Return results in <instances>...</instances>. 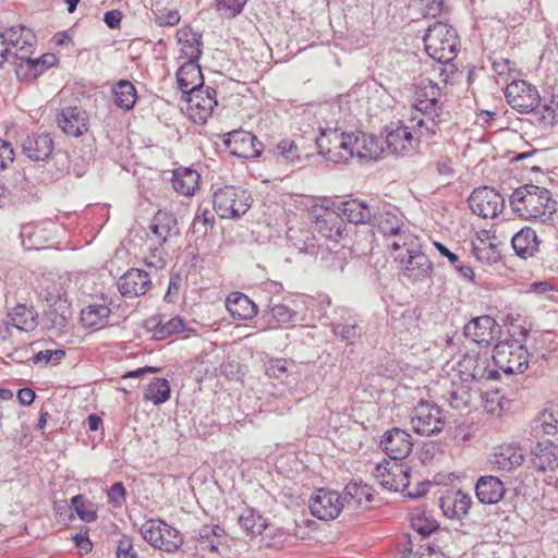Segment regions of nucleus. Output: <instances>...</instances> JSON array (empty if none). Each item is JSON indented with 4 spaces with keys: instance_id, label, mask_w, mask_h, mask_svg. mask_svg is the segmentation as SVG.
Masks as SVG:
<instances>
[{
    "instance_id": "obj_1",
    "label": "nucleus",
    "mask_w": 558,
    "mask_h": 558,
    "mask_svg": "<svg viewBox=\"0 0 558 558\" xmlns=\"http://www.w3.org/2000/svg\"><path fill=\"white\" fill-rule=\"evenodd\" d=\"M440 87L432 80L423 78L415 86L414 109L421 112L424 118H416V125L422 134L434 136L442 122V106Z\"/></svg>"
},
{
    "instance_id": "obj_2",
    "label": "nucleus",
    "mask_w": 558,
    "mask_h": 558,
    "mask_svg": "<svg viewBox=\"0 0 558 558\" xmlns=\"http://www.w3.org/2000/svg\"><path fill=\"white\" fill-rule=\"evenodd\" d=\"M374 476L386 489L401 492L410 498H418L427 494L430 483L420 481L411 484V468L402 460L389 459L378 463Z\"/></svg>"
},
{
    "instance_id": "obj_3",
    "label": "nucleus",
    "mask_w": 558,
    "mask_h": 558,
    "mask_svg": "<svg viewBox=\"0 0 558 558\" xmlns=\"http://www.w3.org/2000/svg\"><path fill=\"white\" fill-rule=\"evenodd\" d=\"M510 203L514 213L524 220H544L556 211L550 192L533 184L514 190Z\"/></svg>"
},
{
    "instance_id": "obj_4",
    "label": "nucleus",
    "mask_w": 558,
    "mask_h": 558,
    "mask_svg": "<svg viewBox=\"0 0 558 558\" xmlns=\"http://www.w3.org/2000/svg\"><path fill=\"white\" fill-rule=\"evenodd\" d=\"M426 53L440 63L451 62L460 48V39L456 29L442 22L428 27L424 36Z\"/></svg>"
},
{
    "instance_id": "obj_5",
    "label": "nucleus",
    "mask_w": 558,
    "mask_h": 558,
    "mask_svg": "<svg viewBox=\"0 0 558 558\" xmlns=\"http://www.w3.org/2000/svg\"><path fill=\"white\" fill-rule=\"evenodd\" d=\"M422 137L429 136L418 131L415 117L411 118L410 124L401 121L391 123L385 128L384 149L390 155L405 156L417 146Z\"/></svg>"
},
{
    "instance_id": "obj_6",
    "label": "nucleus",
    "mask_w": 558,
    "mask_h": 558,
    "mask_svg": "<svg viewBox=\"0 0 558 558\" xmlns=\"http://www.w3.org/2000/svg\"><path fill=\"white\" fill-rule=\"evenodd\" d=\"M251 205V193L241 187L226 185L216 190L213 195V207L222 219L239 218Z\"/></svg>"
},
{
    "instance_id": "obj_7",
    "label": "nucleus",
    "mask_w": 558,
    "mask_h": 558,
    "mask_svg": "<svg viewBox=\"0 0 558 558\" xmlns=\"http://www.w3.org/2000/svg\"><path fill=\"white\" fill-rule=\"evenodd\" d=\"M316 145L327 160L347 163L352 160V132L339 128H328L320 131Z\"/></svg>"
},
{
    "instance_id": "obj_8",
    "label": "nucleus",
    "mask_w": 558,
    "mask_h": 558,
    "mask_svg": "<svg viewBox=\"0 0 558 558\" xmlns=\"http://www.w3.org/2000/svg\"><path fill=\"white\" fill-rule=\"evenodd\" d=\"M315 230L326 240L338 243L345 236V223L341 216L325 202H315L310 208Z\"/></svg>"
},
{
    "instance_id": "obj_9",
    "label": "nucleus",
    "mask_w": 558,
    "mask_h": 558,
    "mask_svg": "<svg viewBox=\"0 0 558 558\" xmlns=\"http://www.w3.org/2000/svg\"><path fill=\"white\" fill-rule=\"evenodd\" d=\"M492 357L496 366L506 374H520L529 366L527 349L517 339L498 342Z\"/></svg>"
},
{
    "instance_id": "obj_10",
    "label": "nucleus",
    "mask_w": 558,
    "mask_h": 558,
    "mask_svg": "<svg viewBox=\"0 0 558 558\" xmlns=\"http://www.w3.org/2000/svg\"><path fill=\"white\" fill-rule=\"evenodd\" d=\"M456 377L480 386L483 381L496 379L498 377V371L490 368L487 354L471 351L465 353L458 361Z\"/></svg>"
},
{
    "instance_id": "obj_11",
    "label": "nucleus",
    "mask_w": 558,
    "mask_h": 558,
    "mask_svg": "<svg viewBox=\"0 0 558 558\" xmlns=\"http://www.w3.org/2000/svg\"><path fill=\"white\" fill-rule=\"evenodd\" d=\"M141 532L153 547L167 553L175 551L183 543L180 532L159 519L146 521Z\"/></svg>"
},
{
    "instance_id": "obj_12",
    "label": "nucleus",
    "mask_w": 558,
    "mask_h": 558,
    "mask_svg": "<svg viewBox=\"0 0 558 558\" xmlns=\"http://www.w3.org/2000/svg\"><path fill=\"white\" fill-rule=\"evenodd\" d=\"M410 423L416 434L432 436L444 429L446 416L437 404L423 401L413 409Z\"/></svg>"
},
{
    "instance_id": "obj_13",
    "label": "nucleus",
    "mask_w": 558,
    "mask_h": 558,
    "mask_svg": "<svg viewBox=\"0 0 558 558\" xmlns=\"http://www.w3.org/2000/svg\"><path fill=\"white\" fill-rule=\"evenodd\" d=\"M185 113L190 120L204 124L211 117L217 106L216 90L210 87L199 88L185 97Z\"/></svg>"
},
{
    "instance_id": "obj_14",
    "label": "nucleus",
    "mask_w": 558,
    "mask_h": 558,
    "mask_svg": "<svg viewBox=\"0 0 558 558\" xmlns=\"http://www.w3.org/2000/svg\"><path fill=\"white\" fill-rule=\"evenodd\" d=\"M508 104L519 112L533 111L541 101L535 86L523 80L511 82L505 90Z\"/></svg>"
},
{
    "instance_id": "obj_15",
    "label": "nucleus",
    "mask_w": 558,
    "mask_h": 558,
    "mask_svg": "<svg viewBox=\"0 0 558 558\" xmlns=\"http://www.w3.org/2000/svg\"><path fill=\"white\" fill-rule=\"evenodd\" d=\"M471 210L483 218H495L505 207V199L499 192L492 187H480L469 197Z\"/></svg>"
},
{
    "instance_id": "obj_16",
    "label": "nucleus",
    "mask_w": 558,
    "mask_h": 558,
    "mask_svg": "<svg viewBox=\"0 0 558 558\" xmlns=\"http://www.w3.org/2000/svg\"><path fill=\"white\" fill-rule=\"evenodd\" d=\"M343 509V500L338 492L320 488L310 499L311 513L319 520H333Z\"/></svg>"
},
{
    "instance_id": "obj_17",
    "label": "nucleus",
    "mask_w": 558,
    "mask_h": 558,
    "mask_svg": "<svg viewBox=\"0 0 558 558\" xmlns=\"http://www.w3.org/2000/svg\"><path fill=\"white\" fill-rule=\"evenodd\" d=\"M464 333L477 344L488 347L500 337L501 327L493 317L484 315L471 319L464 327Z\"/></svg>"
},
{
    "instance_id": "obj_18",
    "label": "nucleus",
    "mask_w": 558,
    "mask_h": 558,
    "mask_svg": "<svg viewBox=\"0 0 558 558\" xmlns=\"http://www.w3.org/2000/svg\"><path fill=\"white\" fill-rule=\"evenodd\" d=\"M225 145L232 155L244 159L255 158L260 154V143L257 137L243 130L229 132L226 135Z\"/></svg>"
},
{
    "instance_id": "obj_19",
    "label": "nucleus",
    "mask_w": 558,
    "mask_h": 558,
    "mask_svg": "<svg viewBox=\"0 0 558 558\" xmlns=\"http://www.w3.org/2000/svg\"><path fill=\"white\" fill-rule=\"evenodd\" d=\"M530 462L539 472H550L558 468V444L543 439L530 449Z\"/></svg>"
},
{
    "instance_id": "obj_20",
    "label": "nucleus",
    "mask_w": 558,
    "mask_h": 558,
    "mask_svg": "<svg viewBox=\"0 0 558 558\" xmlns=\"http://www.w3.org/2000/svg\"><path fill=\"white\" fill-rule=\"evenodd\" d=\"M472 504V497L460 489H448L439 498V507L444 515L450 520L464 518L469 513Z\"/></svg>"
},
{
    "instance_id": "obj_21",
    "label": "nucleus",
    "mask_w": 558,
    "mask_h": 558,
    "mask_svg": "<svg viewBox=\"0 0 558 558\" xmlns=\"http://www.w3.org/2000/svg\"><path fill=\"white\" fill-rule=\"evenodd\" d=\"M472 254L482 265L490 266L500 259L497 238L487 230L476 233L472 240Z\"/></svg>"
},
{
    "instance_id": "obj_22",
    "label": "nucleus",
    "mask_w": 558,
    "mask_h": 558,
    "mask_svg": "<svg viewBox=\"0 0 558 558\" xmlns=\"http://www.w3.org/2000/svg\"><path fill=\"white\" fill-rule=\"evenodd\" d=\"M380 445L389 458L402 460L411 453L413 439L408 432L396 427L384 434Z\"/></svg>"
},
{
    "instance_id": "obj_23",
    "label": "nucleus",
    "mask_w": 558,
    "mask_h": 558,
    "mask_svg": "<svg viewBox=\"0 0 558 558\" xmlns=\"http://www.w3.org/2000/svg\"><path fill=\"white\" fill-rule=\"evenodd\" d=\"M118 290L125 298L144 295L151 287L150 276L140 268H131L118 280Z\"/></svg>"
},
{
    "instance_id": "obj_24",
    "label": "nucleus",
    "mask_w": 558,
    "mask_h": 558,
    "mask_svg": "<svg viewBox=\"0 0 558 558\" xmlns=\"http://www.w3.org/2000/svg\"><path fill=\"white\" fill-rule=\"evenodd\" d=\"M385 153L379 140L362 131L352 132V159L376 161Z\"/></svg>"
},
{
    "instance_id": "obj_25",
    "label": "nucleus",
    "mask_w": 558,
    "mask_h": 558,
    "mask_svg": "<svg viewBox=\"0 0 558 558\" xmlns=\"http://www.w3.org/2000/svg\"><path fill=\"white\" fill-rule=\"evenodd\" d=\"M57 122L64 134L78 137L88 131L89 116L81 108L68 107L58 114Z\"/></svg>"
},
{
    "instance_id": "obj_26",
    "label": "nucleus",
    "mask_w": 558,
    "mask_h": 558,
    "mask_svg": "<svg viewBox=\"0 0 558 558\" xmlns=\"http://www.w3.org/2000/svg\"><path fill=\"white\" fill-rule=\"evenodd\" d=\"M144 326L151 337L157 340H163L185 330V322L182 317H166L161 314L148 317Z\"/></svg>"
},
{
    "instance_id": "obj_27",
    "label": "nucleus",
    "mask_w": 558,
    "mask_h": 558,
    "mask_svg": "<svg viewBox=\"0 0 558 558\" xmlns=\"http://www.w3.org/2000/svg\"><path fill=\"white\" fill-rule=\"evenodd\" d=\"M8 46L10 60L14 58L17 62H22L34 53L35 37L29 29L12 27L8 29Z\"/></svg>"
},
{
    "instance_id": "obj_28",
    "label": "nucleus",
    "mask_w": 558,
    "mask_h": 558,
    "mask_svg": "<svg viewBox=\"0 0 558 558\" xmlns=\"http://www.w3.org/2000/svg\"><path fill=\"white\" fill-rule=\"evenodd\" d=\"M480 392L478 385L466 383L454 376L450 391V405L460 411L469 409L477 401Z\"/></svg>"
},
{
    "instance_id": "obj_29",
    "label": "nucleus",
    "mask_w": 558,
    "mask_h": 558,
    "mask_svg": "<svg viewBox=\"0 0 558 558\" xmlns=\"http://www.w3.org/2000/svg\"><path fill=\"white\" fill-rule=\"evenodd\" d=\"M202 35L189 26L177 31L178 59L181 61H198L202 54Z\"/></svg>"
},
{
    "instance_id": "obj_30",
    "label": "nucleus",
    "mask_w": 558,
    "mask_h": 558,
    "mask_svg": "<svg viewBox=\"0 0 558 558\" xmlns=\"http://www.w3.org/2000/svg\"><path fill=\"white\" fill-rule=\"evenodd\" d=\"M396 260L402 265L404 275L414 280L427 277L433 270L428 256L422 253L420 247L414 250V253L397 254Z\"/></svg>"
},
{
    "instance_id": "obj_31",
    "label": "nucleus",
    "mask_w": 558,
    "mask_h": 558,
    "mask_svg": "<svg viewBox=\"0 0 558 558\" xmlns=\"http://www.w3.org/2000/svg\"><path fill=\"white\" fill-rule=\"evenodd\" d=\"M58 61V57L50 52L44 53L39 58L29 56L23 59L22 62L16 63L15 72L21 80H33L54 66Z\"/></svg>"
},
{
    "instance_id": "obj_32",
    "label": "nucleus",
    "mask_w": 558,
    "mask_h": 558,
    "mask_svg": "<svg viewBox=\"0 0 558 558\" xmlns=\"http://www.w3.org/2000/svg\"><path fill=\"white\" fill-rule=\"evenodd\" d=\"M220 529L216 526L213 530V535H202L195 546L196 553L202 557L210 558H229L231 554V546L227 543L228 537L222 536L216 532Z\"/></svg>"
},
{
    "instance_id": "obj_33",
    "label": "nucleus",
    "mask_w": 558,
    "mask_h": 558,
    "mask_svg": "<svg viewBox=\"0 0 558 558\" xmlns=\"http://www.w3.org/2000/svg\"><path fill=\"white\" fill-rule=\"evenodd\" d=\"M204 77L197 61H182L177 71V84L183 95L202 88Z\"/></svg>"
},
{
    "instance_id": "obj_34",
    "label": "nucleus",
    "mask_w": 558,
    "mask_h": 558,
    "mask_svg": "<svg viewBox=\"0 0 558 558\" xmlns=\"http://www.w3.org/2000/svg\"><path fill=\"white\" fill-rule=\"evenodd\" d=\"M476 497L485 505L498 504L506 494L501 480L493 475L481 476L475 485Z\"/></svg>"
},
{
    "instance_id": "obj_35",
    "label": "nucleus",
    "mask_w": 558,
    "mask_h": 558,
    "mask_svg": "<svg viewBox=\"0 0 558 558\" xmlns=\"http://www.w3.org/2000/svg\"><path fill=\"white\" fill-rule=\"evenodd\" d=\"M149 229L155 241L158 244H163L168 239L178 235L179 230L177 220L173 215L159 210L151 219Z\"/></svg>"
},
{
    "instance_id": "obj_36",
    "label": "nucleus",
    "mask_w": 558,
    "mask_h": 558,
    "mask_svg": "<svg viewBox=\"0 0 558 558\" xmlns=\"http://www.w3.org/2000/svg\"><path fill=\"white\" fill-rule=\"evenodd\" d=\"M226 307L234 319L248 320L256 316V304L241 292H232L226 300Z\"/></svg>"
},
{
    "instance_id": "obj_37",
    "label": "nucleus",
    "mask_w": 558,
    "mask_h": 558,
    "mask_svg": "<svg viewBox=\"0 0 558 558\" xmlns=\"http://www.w3.org/2000/svg\"><path fill=\"white\" fill-rule=\"evenodd\" d=\"M494 462L501 471L511 472L524 462V453L519 446L504 444L497 447L494 453Z\"/></svg>"
},
{
    "instance_id": "obj_38",
    "label": "nucleus",
    "mask_w": 558,
    "mask_h": 558,
    "mask_svg": "<svg viewBox=\"0 0 558 558\" xmlns=\"http://www.w3.org/2000/svg\"><path fill=\"white\" fill-rule=\"evenodd\" d=\"M23 153L32 160H45L53 150V141L48 134L29 135L23 142Z\"/></svg>"
},
{
    "instance_id": "obj_39",
    "label": "nucleus",
    "mask_w": 558,
    "mask_h": 558,
    "mask_svg": "<svg viewBox=\"0 0 558 558\" xmlns=\"http://www.w3.org/2000/svg\"><path fill=\"white\" fill-rule=\"evenodd\" d=\"M199 180L201 175L196 170L181 167L173 171L172 185L178 193L191 196L198 189Z\"/></svg>"
},
{
    "instance_id": "obj_40",
    "label": "nucleus",
    "mask_w": 558,
    "mask_h": 558,
    "mask_svg": "<svg viewBox=\"0 0 558 558\" xmlns=\"http://www.w3.org/2000/svg\"><path fill=\"white\" fill-rule=\"evenodd\" d=\"M512 247L522 258L533 256L539 246L535 230L530 227L522 228L512 236Z\"/></svg>"
},
{
    "instance_id": "obj_41",
    "label": "nucleus",
    "mask_w": 558,
    "mask_h": 558,
    "mask_svg": "<svg viewBox=\"0 0 558 558\" xmlns=\"http://www.w3.org/2000/svg\"><path fill=\"white\" fill-rule=\"evenodd\" d=\"M111 314L110 307L105 304H90L81 312V324L85 328H104Z\"/></svg>"
},
{
    "instance_id": "obj_42",
    "label": "nucleus",
    "mask_w": 558,
    "mask_h": 558,
    "mask_svg": "<svg viewBox=\"0 0 558 558\" xmlns=\"http://www.w3.org/2000/svg\"><path fill=\"white\" fill-rule=\"evenodd\" d=\"M111 92L113 102L119 109L130 111L134 108L137 100V92L130 81L120 80L113 84Z\"/></svg>"
},
{
    "instance_id": "obj_43",
    "label": "nucleus",
    "mask_w": 558,
    "mask_h": 558,
    "mask_svg": "<svg viewBox=\"0 0 558 558\" xmlns=\"http://www.w3.org/2000/svg\"><path fill=\"white\" fill-rule=\"evenodd\" d=\"M41 295L50 307H69L65 280L61 277L57 280L47 279Z\"/></svg>"
},
{
    "instance_id": "obj_44",
    "label": "nucleus",
    "mask_w": 558,
    "mask_h": 558,
    "mask_svg": "<svg viewBox=\"0 0 558 558\" xmlns=\"http://www.w3.org/2000/svg\"><path fill=\"white\" fill-rule=\"evenodd\" d=\"M8 316L9 322L19 330L29 331L37 326V314L33 306L16 304Z\"/></svg>"
},
{
    "instance_id": "obj_45",
    "label": "nucleus",
    "mask_w": 558,
    "mask_h": 558,
    "mask_svg": "<svg viewBox=\"0 0 558 558\" xmlns=\"http://www.w3.org/2000/svg\"><path fill=\"white\" fill-rule=\"evenodd\" d=\"M340 210L350 222L355 225L367 223L373 217L371 207L357 198L343 202Z\"/></svg>"
},
{
    "instance_id": "obj_46",
    "label": "nucleus",
    "mask_w": 558,
    "mask_h": 558,
    "mask_svg": "<svg viewBox=\"0 0 558 558\" xmlns=\"http://www.w3.org/2000/svg\"><path fill=\"white\" fill-rule=\"evenodd\" d=\"M387 245L395 258L397 254L414 253V250L420 247L417 236L403 228L398 233L388 236Z\"/></svg>"
},
{
    "instance_id": "obj_47",
    "label": "nucleus",
    "mask_w": 558,
    "mask_h": 558,
    "mask_svg": "<svg viewBox=\"0 0 558 558\" xmlns=\"http://www.w3.org/2000/svg\"><path fill=\"white\" fill-rule=\"evenodd\" d=\"M171 388L166 378H153L144 389V400L155 405L162 404L170 399Z\"/></svg>"
},
{
    "instance_id": "obj_48",
    "label": "nucleus",
    "mask_w": 558,
    "mask_h": 558,
    "mask_svg": "<svg viewBox=\"0 0 558 558\" xmlns=\"http://www.w3.org/2000/svg\"><path fill=\"white\" fill-rule=\"evenodd\" d=\"M240 527L252 537L262 535L267 523L266 520L252 509L245 510L239 518Z\"/></svg>"
},
{
    "instance_id": "obj_49",
    "label": "nucleus",
    "mask_w": 558,
    "mask_h": 558,
    "mask_svg": "<svg viewBox=\"0 0 558 558\" xmlns=\"http://www.w3.org/2000/svg\"><path fill=\"white\" fill-rule=\"evenodd\" d=\"M412 527L421 535L427 536L438 530L439 523L427 510L417 509L411 517Z\"/></svg>"
},
{
    "instance_id": "obj_50",
    "label": "nucleus",
    "mask_w": 558,
    "mask_h": 558,
    "mask_svg": "<svg viewBox=\"0 0 558 558\" xmlns=\"http://www.w3.org/2000/svg\"><path fill=\"white\" fill-rule=\"evenodd\" d=\"M374 218L378 231L387 238L398 233L403 227L401 218L389 211L380 213Z\"/></svg>"
},
{
    "instance_id": "obj_51",
    "label": "nucleus",
    "mask_w": 558,
    "mask_h": 558,
    "mask_svg": "<svg viewBox=\"0 0 558 558\" xmlns=\"http://www.w3.org/2000/svg\"><path fill=\"white\" fill-rule=\"evenodd\" d=\"M71 505L78 518L84 522H94L97 519V508L94 502L83 495H76L71 498Z\"/></svg>"
},
{
    "instance_id": "obj_52",
    "label": "nucleus",
    "mask_w": 558,
    "mask_h": 558,
    "mask_svg": "<svg viewBox=\"0 0 558 558\" xmlns=\"http://www.w3.org/2000/svg\"><path fill=\"white\" fill-rule=\"evenodd\" d=\"M247 0H214V8L222 19H233L242 13Z\"/></svg>"
},
{
    "instance_id": "obj_53",
    "label": "nucleus",
    "mask_w": 558,
    "mask_h": 558,
    "mask_svg": "<svg viewBox=\"0 0 558 558\" xmlns=\"http://www.w3.org/2000/svg\"><path fill=\"white\" fill-rule=\"evenodd\" d=\"M482 404L487 413L500 415L508 405V400L498 390H493L482 396Z\"/></svg>"
},
{
    "instance_id": "obj_54",
    "label": "nucleus",
    "mask_w": 558,
    "mask_h": 558,
    "mask_svg": "<svg viewBox=\"0 0 558 558\" xmlns=\"http://www.w3.org/2000/svg\"><path fill=\"white\" fill-rule=\"evenodd\" d=\"M537 422L543 433H556L558 430V409L550 407L543 410L537 417Z\"/></svg>"
},
{
    "instance_id": "obj_55",
    "label": "nucleus",
    "mask_w": 558,
    "mask_h": 558,
    "mask_svg": "<svg viewBox=\"0 0 558 558\" xmlns=\"http://www.w3.org/2000/svg\"><path fill=\"white\" fill-rule=\"evenodd\" d=\"M278 154L290 162L300 161L302 159L299 145L290 140L283 138L277 146Z\"/></svg>"
},
{
    "instance_id": "obj_56",
    "label": "nucleus",
    "mask_w": 558,
    "mask_h": 558,
    "mask_svg": "<svg viewBox=\"0 0 558 558\" xmlns=\"http://www.w3.org/2000/svg\"><path fill=\"white\" fill-rule=\"evenodd\" d=\"M65 356V351L61 349L40 350L33 357L35 364H58Z\"/></svg>"
},
{
    "instance_id": "obj_57",
    "label": "nucleus",
    "mask_w": 558,
    "mask_h": 558,
    "mask_svg": "<svg viewBox=\"0 0 558 558\" xmlns=\"http://www.w3.org/2000/svg\"><path fill=\"white\" fill-rule=\"evenodd\" d=\"M345 490L357 505L371 499V487L368 485L351 483L347 485Z\"/></svg>"
},
{
    "instance_id": "obj_58",
    "label": "nucleus",
    "mask_w": 558,
    "mask_h": 558,
    "mask_svg": "<svg viewBox=\"0 0 558 558\" xmlns=\"http://www.w3.org/2000/svg\"><path fill=\"white\" fill-rule=\"evenodd\" d=\"M266 374L276 379H280L288 374L287 361L283 359H271L266 365Z\"/></svg>"
},
{
    "instance_id": "obj_59",
    "label": "nucleus",
    "mask_w": 558,
    "mask_h": 558,
    "mask_svg": "<svg viewBox=\"0 0 558 558\" xmlns=\"http://www.w3.org/2000/svg\"><path fill=\"white\" fill-rule=\"evenodd\" d=\"M422 14L426 17H436L440 14L444 0H417Z\"/></svg>"
},
{
    "instance_id": "obj_60",
    "label": "nucleus",
    "mask_w": 558,
    "mask_h": 558,
    "mask_svg": "<svg viewBox=\"0 0 558 558\" xmlns=\"http://www.w3.org/2000/svg\"><path fill=\"white\" fill-rule=\"evenodd\" d=\"M125 488L121 482L114 483L108 490L109 502L114 508H120L125 502Z\"/></svg>"
},
{
    "instance_id": "obj_61",
    "label": "nucleus",
    "mask_w": 558,
    "mask_h": 558,
    "mask_svg": "<svg viewBox=\"0 0 558 558\" xmlns=\"http://www.w3.org/2000/svg\"><path fill=\"white\" fill-rule=\"evenodd\" d=\"M335 333L339 335L343 341L354 343L360 338L359 326L353 325H338L335 328Z\"/></svg>"
},
{
    "instance_id": "obj_62",
    "label": "nucleus",
    "mask_w": 558,
    "mask_h": 558,
    "mask_svg": "<svg viewBox=\"0 0 558 558\" xmlns=\"http://www.w3.org/2000/svg\"><path fill=\"white\" fill-rule=\"evenodd\" d=\"M12 145L0 138V171L7 169L14 160Z\"/></svg>"
},
{
    "instance_id": "obj_63",
    "label": "nucleus",
    "mask_w": 558,
    "mask_h": 558,
    "mask_svg": "<svg viewBox=\"0 0 558 558\" xmlns=\"http://www.w3.org/2000/svg\"><path fill=\"white\" fill-rule=\"evenodd\" d=\"M415 558H448V556L438 546L424 544L418 547Z\"/></svg>"
},
{
    "instance_id": "obj_64",
    "label": "nucleus",
    "mask_w": 558,
    "mask_h": 558,
    "mask_svg": "<svg viewBox=\"0 0 558 558\" xmlns=\"http://www.w3.org/2000/svg\"><path fill=\"white\" fill-rule=\"evenodd\" d=\"M117 558H137L130 537L123 536L118 542Z\"/></svg>"
}]
</instances>
